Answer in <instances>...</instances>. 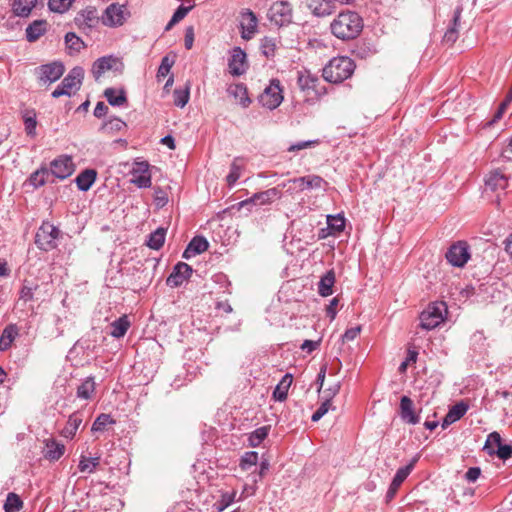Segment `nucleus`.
<instances>
[{
	"label": "nucleus",
	"instance_id": "nucleus-43",
	"mask_svg": "<svg viewBox=\"0 0 512 512\" xmlns=\"http://www.w3.org/2000/svg\"><path fill=\"white\" fill-rule=\"evenodd\" d=\"M126 126V123L122 119L118 117H111L102 124L100 130L104 133L112 134L123 130Z\"/></svg>",
	"mask_w": 512,
	"mask_h": 512
},
{
	"label": "nucleus",
	"instance_id": "nucleus-58",
	"mask_svg": "<svg viewBox=\"0 0 512 512\" xmlns=\"http://www.w3.org/2000/svg\"><path fill=\"white\" fill-rule=\"evenodd\" d=\"M494 455L501 460H507L512 456V444H501L494 450Z\"/></svg>",
	"mask_w": 512,
	"mask_h": 512
},
{
	"label": "nucleus",
	"instance_id": "nucleus-57",
	"mask_svg": "<svg viewBox=\"0 0 512 512\" xmlns=\"http://www.w3.org/2000/svg\"><path fill=\"white\" fill-rule=\"evenodd\" d=\"M38 288V285H29L28 281H25L20 290V299L24 302L32 301L34 298V291Z\"/></svg>",
	"mask_w": 512,
	"mask_h": 512
},
{
	"label": "nucleus",
	"instance_id": "nucleus-48",
	"mask_svg": "<svg viewBox=\"0 0 512 512\" xmlns=\"http://www.w3.org/2000/svg\"><path fill=\"white\" fill-rule=\"evenodd\" d=\"M99 464H100V457L81 456L79 464H78V469L81 472L93 473Z\"/></svg>",
	"mask_w": 512,
	"mask_h": 512
},
{
	"label": "nucleus",
	"instance_id": "nucleus-16",
	"mask_svg": "<svg viewBox=\"0 0 512 512\" xmlns=\"http://www.w3.org/2000/svg\"><path fill=\"white\" fill-rule=\"evenodd\" d=\"M192 267L185 262H178L170 275L166 279V284L169 287L176 288L181 286L192 275Z\"/></svg>",
	"mask_w": 512,
	"mask_h": 512
},
{
	"label": "nucleus",
	"instance_id": "nucleus-36",
	"mask_svg": "<svg viewBox=\"0 0 512 512\" xmlns=\"http://www.w3.org/2000/svg\"><path fill=\"white\" fill-rule=\"evenodd\" d=\"M243 168V159L240 157H236L231 163L229 174L226 176V182L229 187L234 186L238 179L241 177Z\"/></svg>",
	"mask_w": 512,
	"mask_h": 512
},
{
	"label": "nucleus",
	"instance_id": "nucleus-25",
	"mask_svg": "<svg viewBox=\"0 0 512 512\" xmlns=\"http://www.w3.org/2000/svg\"><path fill=\"white\" fill-rule=\"evenodd\" d=\"M44 443L45 448L43 453L46 459L50 461H57L63 456L65 452L64 444L56 441L53 438L46 439Z\"/></svg>",
	"mask_w": 512,
	"mask_h": 512
},
{
	"label": "nucleus",
	"instance_id": "nucleus-22",
	"mask_svg": "<svg viewBox=\"0 0 512 512\" xmlns=\"http://www.w3.org/2000/svg\"><path fill=\"white\" fill-rule=\"evenodd\" d=\"M209 247V242L203 236H195L191 239L186 249L184 250L182 257L184 259H190L196 255L205 252Z\"/></svg>",
	"mask_w": 512,
	"mask_h": 512
},
{
	"label": "nucleus",
	"instance_id": "nucleus-52",
	"mask_svg": "<svg viewBox=\"0 0 512 512\" xmlns=\"http://www.w3.org/2000/svg\"><path fill=\"white\" fill-rule=\"evenodd\" d=\"M258 462V453L255 451L246 452L240 460V467L242 470H248L252 466H256Z\"/></svg>",
	"mask_w": 512,
	"mask_h": 512
},
{
	"label": "nucleus",
	"instance_id": "nucleus-53",
	"mask_svg": "<svg viewBox=\"0 0 512 512\" xmlns=\"http://www.w3.org/2000/svg\"><path fill=\"white\" fill-rule=\"evenodd\" d=\"M236 492H226L221 495L220 500L215 504L218 512H222L235 501Z\"/></svg>",
	"mask_w": 512,
	"mask_h": 512
},
{
	"label": "nucleus",
	"instance_id": "nucleus-38",
	"mask_svg": "<svg viewBox=\"0 0 512 512\" xmlns=\"http://www.w3.org/2000/svg\"><path fill=\"white\" fill-rule=\"evenodd\" d=\"M66 48L70 55L75 53H79L83 48H85L84 41L77 36L74 32H68L64 37Z\"/></svg>",
	"mask_w": 512,
	"mask_h": 512
},
{
	"label": "nucleus",
	"instance_id": "nucleus-5",
	"mask_svg": "<svg viewBox=\"0 0 512 512\" xmlns=\"http://www.w3.org/2000/svg\"><path fill=\"white\" fill-rule=\"evenodd\" d=\"M327 182L318 175H308L298 178L289 179L280 184L282 188L290 194L302 192L306 189H321Z\"/></svg>",
	"mask_w": 512,
	"mask_h": 512
},
{
	"label": "nucleus",
	"instance_id": "nucleus-3",
	"mask_svg": "<svg viewBox=\"0 0 512 512\" xmlns=\"http://www.w3.org/2000/svg\"><path fill=\"white\" fill-rule=\"evenodd\" d=\"M447 306L444 302H434L420 314V326L425 330H432L445 319Z\"/></svg>",
	"mask_w": 512,
	"mask_h": 512
},
{
	"label": "nucleus",
	"instance_id": "nucleus-19",
	"mask_svg": "<svg viewBox=\"0 0 512 512\" xmlns=\"http://www.w3.org/2000/svg\"><path fill=\"white\" fill-rule=\"evenodd\" d=\"M131 174V182L138 188H149L151 186V174L149 172L148 162H137Z\"/></svg>",
	"mask_w": 512,
	"mask_h": 512
},
{
	"label": "nucleus",
	"instance_id": "nucleus-23",
	"mask_svg": "<svg viewBox=\"0 0 512 512\" xmlns=\"http://www.w3.org/2000/svg\"><path fill=\"white\" fill-rule=\"evenodd\" d=\"M400 416L405 423L415 425L420 417L414 412L413 401L408 396H402L400 400Z\"/></svg>",
	"mask_w": 512,
	"mask_h": 512
},
{
	"label": "nucleus",
	"instance_id": "nucleus-28",
	"mask_svg": "<svg viewBox=\"0 0 512 512\" xmlns=\"http://www.w3.org/2000/svg\"><path fill=\"white\" fill-rule=\"evenodd\" d=\"M48 23L46 20H34L26 28V39L29 42L37 41L47 31Z\"/></svg>",
	"mask_w": 512,
	"mask_h": 512
},
{
	"label": "nucleus",
	"instance_id": "nucleus-15",
	"mask_svg": "<svg viewBox=\"0 0 512 512\" xmlns=\"http://www.w3.org/2000/svg\"><path fill=\"white\" fill-rule=\"evenodd\" d=\"M275 198H280L278 188H270L265 191L254 193L250 198L238 203L239 208L266 205L273 201Z\"/></svg>",
	"mask_w": 512,
	"mask_h": 512
},
{
	"label": "nucleus",
	"instance_id": "nucleus-45",
	"mask_svg": "<svg viewBox=\"0 0 512 512\" xmlns=\"http://www.w3.org/2000/svg\"><path fill=\"white\" fill-rule=\"evenodd\" d=\"M190 98V83L187 82L185 88H177L173 92L174 104L177 107L183 108Z\"/></svg>",
	"mask_w": 512,
	"mask_h": 512
},
{
	"label": "nucleus",
	"instance_id": "nucleus-56",
	"mask_svg": "<svg viewBox=\"0 0 512 512\" xmlns=\"http://www.w3.org/2000/svg\"><path fill=\"white\" fill-rule=\"evenodd\" d=\"M469 406L464 401L456 403L449 409V413L453 416L455 421L460 420L467 412Z\"/></svg>",
	"mask_w": 512,
	"mask_h": 512
},
{
	"label": "nucleus",
	"instance_id": "nucleus-51",
	"mask_svg": "<svg viewBox=\"0 0 512 512\" xmlns=\"http://www.w3.org/2000/svg\"><path fill=\"white\" fill-rule=\"evenodd\" d=\"M75 0H49L48 7L51 11L64 13L69 10Z\"/></svg>",
	"mask_w": 512,
	"mask_h": 512
},
{
	"label": "nucleus",
	"instance_id": "nucleus-32",
	"mask_svg": "<svg viewBox=\"0 0 512 512\" xmlns=\"http://www.w3.org/2000/svg\"><path fill=\"white\" fill-rule=\"evenodd\" d=\"M18 327L16 324H8L0 336V351L8 350L15 338L18 336Z\"/></svg>",
	"mask_w": 512,
	"mask_h": 512
},
{
	"label": "nucleus",
	"instance_id": "nucleus-33",
	"mask_svg": "<svg viewBox=\"0 0 512 512\" xmlns=\"http://www.w3.org/2000/svg\"><path fill=\"white\" fill-rule=\"evenodd\" d=\"M292 381H293V377H292V374H290V373H286L282 377V379L280 380V382L277 384V386L275 387V389L273 391V398L276 401L282 402L287 399L288 390L292 384Z\"/></svg>",
	"mask_w": 512,
	"mask_h": 512
},
{
	"label": "nucleus",
	"instance_id": "nucleus-2",
	"mask_svg": "<svg viewBox=\"0 0 512 512\" xmlns=\"http://www.w3.org/2000/svg\"><path fill=\"white\" fill-rule=\"evenodd\" d=\"M355 70L354 61L347 56L332 58L323 68L322 76L325 81L338 84L350 78Z\"/></svg>",
	"mask_w": 512,
	"mask_h": 512
},
{
	"label": "nucleus",
	"instance_id": "nucleus-17",
	"mask_svg": "<svg viewBox=\"0 0 512 512\" xmlns=\"http://www.w3.org/2000/svg\"><path fill=\"white\" fill-rule=\"evenodd\" d=\"M74 22L75 25L83 31L91 30L99 23L97 9L92 6L86 7L77 13L74 18Z\"/></svg>",
	"mask_w": 512,
	"mask_h": 512
},
{
	"label": "nucleus",
	"instance_id": "nucleus-39",
	"mask_svg": "<svg viewBox=\"0 0 512 512\" xmlns=\"http://www.w3.org/2000/svg\"><path fill=\"white\" fill-rule=\"evenodd\" d=\"M166 232L167 230L163 227L157 228L148 235L146 245L151 249L159 250L164 245Z\"/></svg>",
	"mask_w": 512,
	"mask_h": 512
},
{
	"label": "nucleus",
	"instance_id": "nucleus-1",
	"mask_svg": "<svg viewBox=\"0 0 512 512\" xmlns=\"http://www.w3.org/2000/svg\"><path fill=\"white\" fill-rule=\"evenodd\" d=\"M331 32L342 40L354 39L362 31V18L352 11L340 13L330 25Z\"/></svg>",
	"mask_w": 512,
	"mask_h": 512
},
{
	"label": "nucleus",
	"instance_id": "nucleus-14",
	"mask_svg": "<svg viewBox=\"0 0 512 512\" xmlns=\"http://www.w3.org/2000/svg\"><path fill=\"white\" fill-rule=\"evenodd\" d=\"M418 460L419 455H416L411 459V461L406 466L401 467L396 471V474L394 475L392 482L386 493L387 501H390L395 497L397 490L405 481V479L409 476Z\"/></svg>",
	"mask_w": 512,
	"mask_h": 512
},
{
	"label": "nucleus",
	"instance_id": "nucleus-44",
	"mask_svg": "<svg viewBox=\"0 0 512 512\" xmlns=\"http://www.w3.org/2000/svg\"><path fill=\"white\" fill-rule=\"evenodd\" d=\"M3 508L5 512H19L23 508V501L16 493L10 492Z\"/></svg>",
	"mask_w": 512,
	"mask_h": 512
},
{
	"label": "nucleus",
	"instance_id": "nucleus-41",
	"mask_svg": "<svg viewBox=\"0 0 512 512\" xmlns=\"http://www.w3.org/2000/svg\"><path fill=\"white\" fill-rule=\"evenodd\" d=\"M95 381L94 377H87L82 381V383L77 388V397L80 399L88 400L91 399L95 392Z\"/></svg>",
	"mask_w": 512,
	"mask_h": 512
},
{
	"label": "nucleus",
	"instance_id": "nucleus-27",
	"mask_svg": "<svg viewBox=\"0 0 512 512\" xmlns=\"http://www.w3.org/2000/svg\"><path fill=\"white\" fill-rule=\"evenodd\" d=\"M334 3V0H308V7L316 16H327L334 11Z\"/></svg>",
	"mask_w": 512,
	"mask_h": 512
},
{
	"label": "nucleus",
	"instance_id": "nucleus-7",
	"mask_svg": "<svg viewBox=\"0 0 512 512\" xmlns=\"http://www.w3.org/2000/svg\"><path fill=\"white\" fill-rule=\"evenodd\" d=\"M59 234L60 231L57 227L49 222H44L36 233L35 243L39 249L50 251L56 248Z\"/></svg>",
	"mask_w": 512,
	"mask_h": 512
},
{
	"label": "nucleus",
	"instance_id": "nucleus-35",
	"mask_svg": "<svg viewBox=\"0 0 512 512\" xmlns=\"http://www.w3.org/2000/svg\"><path fill=\"white\" fill-rule=\"evenodd\" d=\"M116 89L109 87L104 91V96L108 103L114 107H121L127 103V96L124 89H120L116 94Z\"/></svg>",
	"mask_w": 512,
	"mask_h": 512
},
{
	"label": "nucleus",
	"instance_id": "nucleus-9",
	"mask_svg": "<svg viewBox=\"0 0 512 512\" xmlns=\"http://www.w3.org/2000/svg\"><path fill=\"white\" fill-rule=\"evenodd\" d=\"M130 13L125 5L110 4L104 12L102 22L109 27H118L124 24Z\"/></svg>",
	"mask_w": 512,
	"mask_h": 512
},
{
	"label": "nucleus",
	"instance_id": "nucleus-30",
	"mask_svg": "<svg viewBox=\"0 0 512 512\" xmlns=\"http://www.w3.org/2000/svg\"><path fill=\"white\" fill-rule=\"evenodd\" d=\"M82 421H83V418H82V414L80 412L72 413L69 416L65 427L61 431L62 436L65 438H68V439H72L75 436Z\"/></svg>",
	"mask_w": 512,
	"mask_h": 512
},
{
	"label": "nucleus",
	"instance_id": "nucleus-4",
	"mask_svg": "<svg viewBox=\"0 0 512 512\" xmlns=\"http://www.w3.org/2000/svg\"><path fill=\"white\" fill-rule=\"evenodd\" d=\"M83 78L84 69L82 67L76 66L72 68L57 88L52 92V97L58 98L60 96H71L72 90L77 91L80 89Z\"/></svg>",
	"mask_w": 512,
	"mask_h": 512
},
{
	"label": "nucleus",
	"instance_id": "nucleus-61",
	"mask_svg": "<svg viewBox=\"0 0 512 512\" xmlns=\"http://www.w3.org/2000/svg\"><path fill=\"white\" fill-rule=\"evenodd\" d=\"M193 6L180 5L172 15L173 22H179L186 17Z\"/></svg>",
	"mask_w": 512,
	"mask_h": 512
},
{
	"label": "nucleus",
	"instance_id": "nucleus-29",
	"mask_svg": "<svg viewBox=\"0 0 512 512\" xmlns=\"http://www.w3.org/2000/svg\"><path fill=\"white\" fill-rule=\"evenodd\" d=\"M97 172L94 169H86L78 174L75 179L76 185L80 191H88L94 184Z\"/></svg>",
	"mask_w": 512,
	"mask_h": 512
},
{
	"label": "nucleus",
	"instance_id": "nucleus-60",
	"mask_svg": "<svg viewBox=\"0 0 512 512\" xmlns=\"http://www.w3.org/2000/svg\"><path fill=\"white\" fill-rule=\"evenodd\" d=\"M154 201L160 208L164 207L168 203V196L161 187L154 188Z\"/></svg>",
	"mask_w": 512,
	"mask_h": 512
},
{
	"label": "nucleus",
	"instance_id": "nucleus-34",
	"mask_svg": "<svg viewBox=\"0 0 512 512\" xmlns=\"http://www.w3.org/2000/svg\"><path fill=\"white\" fill-rule=\"evenodd\" d=\"M335 283V273L333 270L327 271L321 278L318 283V293L327 297L333 293V286Z\"/></svg>",
	"mask_w": 512,
	"mask_h": 512
},
{
	"label": "nucleus",
	"instance_id": "nucleus-55",
	"mask_svg": "<svg viewBox=\"0 0 512 512\" xmlns=\"http://www.w3.org/2000/svg\"><path fill=\"white\" fill-rule=\"evenodd\" d=\"M173 64H174V61L171 60L168 56H165L162 58L161 64L158 68L157 75H156L157 79L159 81L161 80V78H164L169 74Z\"/></svg>",
	"mask_w": 512,
	"mask_h": 512
},
{
	"label": "nucleus",
	"instance_id": "nucleus-13",
	"mask_svg": "<svg viewBox=\"0 0 512 512\" xmlns=\"http://www.w3.org/2000/svg\"><path fill=\"white\" fill-rule=\"evenodd\" d=\"M75 166L73 160L68 155H60L50 163V175L57 179L64 180L73 174Z\"/></svg>",
	"mask_w": 512,
	"mask_h": 512
},
{
	"label": "nucleus",
	"instance_id": "nucleus-11",
	"mask_svg": "<svg viewBox=\"0 0 512 512\" xmlns=\"http://www.w3.org/2000/svg\"><path fill=\"white\" fill-rule=\"evenodd\" d=\"M297 84L301 91L310 94L313 92L316 97L326 93L324 87H320V79L318 76L313 75L310 71H299L297 76Z\"/></svg>",
	"mask_w": 512,
	"mask_h": 512
},
{
	"label": "nucleus",
	"instance_id": "nucleus-37",
	"mask_svg": "<svg viewBox=\"0 0 512 512\" xmlns=\"http://www.w3.org/2000/svg\"><path fill=\"white\" fill-rule=\"evenodd\" d=\"M49 176V169L45 166H41L30 175L28 182L34 188H39L44 186L49 181Z\"/></svg>",
	"mask_w": 512,
	"mask_h": 512
},
{
	"label": "nucleus",
	"instance_id": "nucleus-49",
	"mask_svg": "<svg viewBox=\"0 0 512 512\" xmlns=\"http://www.w3.org/2000/svg\"><path fill=\"white\" fill-rule=\"evenodd\" d=\"M327 224L331 232L339 233L345 228V218L340 214L329 215L327 216Z\"/></svg>",
	"mask_w": 512,
	"mask_h": 512
},
{
	"label": "nucleus",
	"instance_id": "nucleus-20",
	"mask_svg": "<svg viewBox=\"0 0 512 512\" xmlns=\"http://www.w3.org/2000/svg\"><path fill=\"white\" fill-rule=\"evenodd\" d=\"M40 80L43 82H55L64 74L65 68L61 62H52L40 66Z\"/></svg>",
	"mask_w": 512,
	"mask_h": 512
},
{
	"label": "nucleus",
	"instance_id": "nucleus-64",
	"mask_svg": "<svg viewBox=\"0 0 512 512\" xmlns=\"http://www.w3.org/2000/svg\"><path fill=\"white\" fill-rule=\"evenodd\" d=\"M360 332H361V326L349 328L342 335V341L343 342L352 341L360 334Z\"/></svg>",
	"mask_w": 512,
	"mask_h": 512
},
{
	"label": "nucleus",
	"instance_id": "nucleus-63",
	"mask_svg": "<svg viewBox=\"0 0 512 512\" xmlns=\"http://www.w3.org/2000/svg\"><path fill=\"white\" fill-rule=\"evenodd\" d=\"M511 102H506V99H504L502 101V103L499 105L495 115L493 116V118L489 121V125H493L495 124L496 122H498L502 117H503V114L504 112L506 111L508 105L510 104Z\"/></svg>",
	"mask_w": 512,
	"mask_h": 512
},
{
	"label": "nucleus",
	"instance_id": "nucleus-59",
	"mask_svg": "<svg viewBox=\"0 0 512 512\" xmlns=\"http://www.w3.org/2000/svg\"><path fill=\"white\" fill-rule=\"evenodd\" d=\"M319 144V140H307V141H299L297 143L291 144L288 147L289 152H296L302 149L311 148Z\"/></svg>",
	"mask_w": 512,
	"mask_h": 512
},
{
	"label": "nucleus",
	"instance_id": "nucleus-18",
	"mask_svg": "<svg viewBox=\"0 0 512 512\" xmlns=\"http://www.w3.org/2000/svg\"><path fill=\"white\" fill-rule=\"evenodd\" d=\"M229 72L233 76H241L248 69L246 53L240 47H234L231 50V56L228 62Z\"/></svg>",
	"mask_w": 512,
	"mask_h": 512
},
{
	"label": "nucleus",
	"instance_id": "nucleus-24",
	"mask_svg": "<svg viewBox=\"0 0 512 512\" xmlns=\"http://www.w3.org/2000/svg\"><path fill=\"white\" fill-rule=\"evenodd\" d=\"M485 185L491 191L505 190L508 187V177L499 169L489 173Z\"/></svg>",
	"mask_w": 512,
	"mask_h": 512
},
{
	"label": "nucleus",
	"instance_id": "nucleus-6",
	"mask_svg": "<svg viewBox=\"0 0 512 512\" xmlns=\"http://www.w3.org/2000/svg\"><path fill=\"white\" fill-rule=\"evenodd\" d=\"M283 99L281 83L278 79L274 78L270 80L269 85L260 94L258 100L263 107H266L269 110H274L280 106Z\"/></svg>",
	"mask_w": 512,
	"mask_h": 512
},
{
	"label": "nucleus",
	"instance_id": "nucleus-40",
	"mask_svg": "<svg viewBox=\"0 0 512 512\" xmlns=\"http://www.w3.org/2000/svg\"><path fill=\"white\" fill-rule=\"evenodd\" d=\"M130 327V321L126 315H123L111 323L110 335L114 338L123 337Z\"/></svg>",
	"mask_w": 512,
	"mask_h": 512
},
{
	"label": "nucleus",
	"instance_id": "nucleus-10",
	"mask_svg": "<svg viewBox=\"0 0 512 512\" xmlns=\"http://www.w3.org/2000/svg\"><path fill=\"white\" fill-rule=\"evenodd\" d=\"M124 69L123 62L113 55L98 58L92 65V74L95 80H98L106 71L114 70L122 73Z\"/></svg>",
	"mask_w": 512,
	"mask_h": 512
},
{
	"label": "nucleus",
	"instance_id": "nucleus-47",
	"mask_svg": "<svg viewBox=\"0 0 512 512\" xmlns=\"http://www.w3.org/2000/svg\"><path fill=\"white\" fill-rule=\"evenodd\" d=\"M270 426H262L255 429L249 436V443L252 447L259 446L263 440L268 436Z\"/></svg>",
	"mask_w": 512,
	"mask_h": 512
},
{
	"label": "nucleus",
	"instance_id": "nucleus-12",
	"mask_svg": "<svg viewBox=\"0 0 512 512\" xmlns=\"http://www.w3.org/2000/svg\"><path fill=\"white\" fill-rule=\"evenodd\" d=\"M445 257L452 266L463 267L470 259L468 244L464 241L452 244L447 250Z\"/></svg>",
	"mask_w": 512,
	"mask_h": 512
},
{
	"label": "nucleus",
	"instance_id": "nucleus-62",
	"mask_svg": "<svg viewBox=\"0 0 512 512\" xmlns=\"http://www.w3.org/2000/svg\"><path fill=\"white\" fill-rule=\"evenodd\" d=\"M25 131L27 135L34 136L36 134L37 121L35 117L27 116L24 118Z\"/></svg>",
	"mask_w": 512,
	"mask_h": 512
},
{
	"label": "nucleus",
	"instance_id": "nucleus-31",
	"mask_svg": "<svg viewBox=\"0 0 512 512\" xmlns=\"http://www.w3.org/2000/svg\"><path fill=\"white\" fill-rule=\"evenodd\" d=\"M227 92L230 96L238 100L243 107H248L251 103L248 97L247 87L243 83L234 84L228 87Z\"/></svg>",
	"mask_w": 512,
	"mask_h": 512
},
{
	"label": "nucleus",
	"instance_id": "nucleus-26",
	"mask_svg": "<svg viewBox=\"0 0 512 512\" xmlns=\"http://www.w3.org/2000/svg\"><path fill=\"white\" fill-rule=\"evenodd\" d=\"M257 23L258 21L256 15L251 10H246L242 13L241 27L242 37L244 39H250L251 36L256 32Z\"/></svg>",
	"mask_w": 512,
	"mask_h": 512
},
{
	"label": "nucleus",
	"instance_id": "nucleus-42",
	"mask_svg": "<svg viewBox=\"0 0 512 512\" xmlns=\"http://www.w3.org/2000/svg\"><path fill=\"white\" fill-rule=\"evenodd\" d=\"M36 3L37 0H14L12 9L16 16L27 17Z\"/></svg>",
	"mask_w": 512,
	"mask_h": 512
},
{
	"label": "nucleus",
	"instance_id": "nucleus-50",
	"mask_svg": "<svg viewBox=\"0 0 512 512\" xmlns=\"http://www.w3.org/2000/svg\"><path fill=\"white\" fill-rule=\"evenodd\" d=\"M502 444V438L500 434L496 431L491 432L485 442V445L483 449L486 451V453L490 456L494 455V446L498 447Z\"/></svg>",
	"mask_w": 512,
	"mask_h": 512
},
{
	"label": "nucleus",
	"instance_id": "nucleus-21",
	"mask_svg": "<svg viewBox=\"0 0 512 512\" xmlns=\"http://www.w3.org/2000/svg\"><path fill=\"white\" fill-rule=\"evenodd\" d=\"M462 12V5H458L454 10L451 26L447 29L443 36V41L445 43L452 45L458 39Z\"/></svg>",
	"mask_w": 512,
	"mask_h": 512
},
{
	"label": "nucleus",
	"instance_id": "nucleus-46",
	"mask_svg": "<svg viewBox=\"0 0 512 512\" xmlns=\"http://www.w3.org/2000/svg\"><path fill=\"white\" fill-rule=\"evenodd\" d=\"M115 424V420L111 417L110 414L101 413L97 416L92 424L91 431L92 432H102L106 429L108 425Z\"/></svg>",
	"mask_w": 512,
	"mask_h": 512
},
{
	"label": "nucleus",
	"instance_id": "nucleus-8",
	"mask_svg": "<svg viewBox=\"0 0 512 512\" xmlns=\"http://www.w3.org/2000/svg\"><path fill=\"white\" fill-rule=\"evenodd\" d=\"M267 16L274 25L278 27L287 26L293 18L291 4L287 1L274 2L269 8Z\"/></svg>",
	"mask_w": 512,
	"mask_h": 512
},
{
	"label": "nucleus",
	"instance_id": "nucleus-54",
	"mask_svg": "<svg viewBox=\"0 0 512 512\" xmlns=\"http://www.w3.org/2000/svg\"><path fill=\"white\" fill-rule=\"evenodd\" d=\"M276 43L273 38L265 37L261 41V51L267 57H273L275 54Z\"/></svg>",
	"mask_w": 512,
	"mask_h": 512
}]
</instances>
